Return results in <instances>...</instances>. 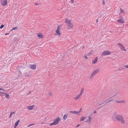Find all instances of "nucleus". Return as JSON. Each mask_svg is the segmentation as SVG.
I'll return each mask as SVG.
<instances>
[{
    "instance_id": "f257e3e1",
    "label": "nucleus",
    "mask_w": 128,
    "mask_h": 128,
    "mask_svg": "<svg viewBox=\"0 0 128 128\" xmlns=\"http://www.w3.org/2000/svg\"><path fill=\"white\" fill-rule=\"evenodd\" d=\"M115 118L117 121L120 122L122 123H125V121L124 120L123 117L122 115L116 114L115 116Z\"/></svg>"
},
{
    "instance_id": "f03ea898",
    "label": "nucleus",
    "mask_w": 128,
    "mask_h": 128,
    "mask_svg": "<svg viewBox=\"0 0 128 128\" xmlns=\"http://www.w3.org/2000/svg\"><path fill=\"white\" fill-rule=\"evenodd\" d=\"M99 71V69H97L94 70L92 73L91 76L90 78V79L91 80L92 79L95 74L98 72Z\"/></svg>"
},
{
    "instance_id": "7ed1b4c3",
    "label": "nucleus",
    "mask_w": 128,
    "mask_h": 128,
    "mask_svg": "<svg viewBox=\"0 0 128 128\" xmlns=\"http://www.w3.org/2000/svg\"><path fill=\"white\" fill-rule=\"evenodd\" d=\"M111 54V52L109 51L105 50L101 54V56H104L106 55H109Z\"/></svg>"
},
{
    "instance_id": "20e7f679",
    "label": "nucleus",
    "mask_w": 128,
    "mask_h": 128,
    "mask_svg": "<svg viewBox=\"0 0 128 128\" xmlns=\"http://www.w3.org/2000/svg\"><path fill=\"white\" fill-rule=\"evenodd\" d=\"M118 45L120 47L121 49L123 51H126V50L125 49V47L123 46V45L120 43H118Z\"/></svg>"
},
{
    "instance_id": "39448f33",
    "label": "nucleus",
    "mask_w": 128,
    "mask_h": 128,
    "mask_svg": "<svg viewBox=\"0 0 128 128\" xmlns=\"http://www.w3.org/2000/svg\"><path fill=\"white\" fill-rule=\"evenodd\" d=\"M61 118H59V117H58L56 118V119L54 120V122L56 125L59 123V121L61 120Z\"/></svg>"
},
{
    "instance_id": "423d86ee",
    "label": "nucleus",
    "mask_w": 128,
    "mask_h": 128,
    "mask_svg": "<svg viewBox=\"0 0 128 128\" xmlns=\"http://www.w3.org/2000/svg\"><path fill=\"white\" fill-rule=\"evenodd\" d=\"M8 1L7 0H3L1 2V5L2 6H5L7 5Z\"/></svg>"
},
{
    "instance_id": "0eeeda50",
    "label": "nucleus",
    "mask_w": 128,
    "mask_h": 128,
    "mask_svg": "<svg viewBox=\"0 0 128 128\" xmlns=\"http://www.w3.org/2000/svg\"><path fill=\"white\" fill-rule=\"evenodd\" d=\"M67 27L68 29L72 28L73 24H72L70 22V23L68 24L67 25Z\"/></svg>"
},
{
    "instance_id": "6e6552de",
    "label": "nucleus",
    "mask_w": 128,
    "mask_h": 128,
    "mask_svg": "<svg viewBox=\"0 0 128 128\" xmlns=\"http://www.w3.org/2000/svg\"><path fill=\"white\" fill-rule=\"evenodd\" d=\"M30 68L33 70L35 69L36 68V64H30Z\"/></svg>"
},
{
    "instance_id": "1a4fd4ad",
    "label": "nucleus",
    "mask_w": 128,
    "mask_h": 128,
    "mask_svg": "<svg viewBox=\"0 0 128 128\" xmlns=\"http://www.w3.org/2000/svg\"><path fill=\"white\" fill-rule=\"evenodd\" d=\"M34 105H33L32 106H27V108L30 110H32L33 109L34 107Z\"/></svg>"
},
{
    "instance_id": "9d476101",
    "label": "nucleus",
    "mask_w": 128,
    "mask_h": 128,
    "mask_svg": "<svg viewBox=\"0 0 128 128\" xmlns=\"http://www.w3.org/2000/svg\"><path fill=\"white\" fill-rule=\"evenodd\" d=\"M98 57H96L92 61V62L93 64H95L98 60Z\"/></svg>"
},
{
    "instance_id": "9b49d317",
    "label": "nucleus",
    "mask_w": 128,
    "mask_h": 128,
    "mask_svg": "<svg viewBox=\"0 0 128 128\" xmlns=\"http://www.w3.org/2000/svg\"><path fill=\"white\" fill-rule=\"evenodd\" d=\"M117 21L119 22L122 24L124 22V19H119L117 20Z\"/></svg>"
},
{
    "instance_id": "f8f14e48",
    "label": "nucleus",
    "mask_w": 128,
    "mask_h": 128,
    "mask_svg": "<svg viewBox=\"0 0 128 128\" xmlns=\"http://www.w3.org/2000/svg\"><path fill=\"white\" fill-rule=\"evenodd\" d=\"M65 22L66 23L67 25L70 23L71 22V20H68L67 18H66L65 19Z\"/></svg>"
},
{
    "instance_id": "ddd939ff",
    "label": "nucleus",
    "mask_w": 128,
    "mask_h": 128,
    "mask_svg": "<svg viewBox=\"0 0 128 128\" xmlns=\"http://www.w3.org/2000/svg\"><path fill=\"white\" fill-rule=\"evenodd\" d=\"M92 114H90L88 116V118H89V122L90 123V121L92 120V117H91V116L92 115Z\"/></svg>"
},
{
    "instance_id": "4468645a",
    "label": "nucleus",
    "mask_w": 128,
    "mask_h": 128,
    "mask_svg": "<svg viewBox=\"0 0 128 128\" xmlns=\"http://www.w3.org/2000/svg\"><path fill=\"white\" fill-rule=\"evenodd\" d=\"M116 102L118 103H120L121 102H122L123 103H126V101L125 100L117 101V100H116Z\"/></svg>"
},
{
    "instance_id": "2eb2a0df",
    "label": "nucleus",
    "mask_w": 128,
    "mask_h": 128,
    "mask_svg": "<svg viewBox=\"0 0 128 128\" xmlns=\"http://www.w3.org/2000/svg\"><path fill=\"white\" fill-rule=\"evenodd\" d=\"M56 32L57 33V35L58 36H60V35L61 34L60 33V30H56Z\"/></svg>"
},
{
    "instance_id": "dca6fc26",
    "label": "nucleus",
    "mask_w": 128,
    "mask_h": 128,
    "mask_svg": "<svg viewBox=\"0 0 128 128\" xmlns=\"http://www.w3.org/2000/svg\"><path fill=\"white\" fill-rule=\"evenodd\" d=\"M38 36V37L40 38H42L43 37V36L41 33H39Z\"/></svg>"
},
{
    "instance_id": "f3484780",
    "label": "nucleus",
    "mask_w": 128,
    "mask_h": 128,
    "mask_svg": "<svg viewBox=\"0 0 128 128\" xmlns=\"http://www.w3.org/2000/svg\"><path fill=\"white\" fill-rule=\"evenodd\" d=\"M70 112L73 114H78V112H76V110H74V111H70L69 112Z\"/></svg>"
},
{
    "instance_id": "a211bd4d",
    "label": "nucleus",
    "mask_w": 128,
    "mask_h": 128,
    "mask_svg": "<svg viewBox=\"0 0 128 128\" xmlns=\"http://www.w3.org/2000/svg\"><path fill=\"white\" fill-rule=\"evenodd\" d=\"M30 76V74L29 72H26L25 74V76L26 77H28V76Z\"/></svg>"
},
{
    "instance_id": "6ab92c4d",
    "label": "nucleus",
    "mask_w": 128,
    "mask_h": 128,
    "mask_svg": "<svg viewBox=\"0 0 128 128\" xmlns=\"http://www.w3.org/2000/svg\"><path fill=\"white\" fill-rule=\"evenodd\" d=\"M81 95H80V94H79L78 96H77L76 98H75L74 99H75L76 100H78V98H80V97L81 96Z\"/></svg>"
},
{
    "instance_id": "aec40b11",
    "label": "nucleus",
    "mask_w": 128,
    "mask_h": 128,
    "mask_svg": "<svg viewBox=\"0 0 128 128\" xmlns=\"http://www.w3.org/2000/svg\"><path fill=\"white\" fill-rule=\"evenodd\" d=\"M68 116V114H65L64 115L63 117V119L64 120H65L67 118Z\"/></svg>"
},
{
    "instance_id": "412c9836",
    "label": "nucleus",
    "mask_w": 128,
    "mask_h": 128,
    "mask_svg": "<svg viewBox=\"0 0 128 128\" xmlns=\"http://www.w3.org/2000/svg\"><path fill=\"white\" fill-rule=\"evenodd\" d=\"M20 122L19 120H18L15 123L14 125L18 126Z\"/></svg>"
},
{
    "instance_id": "4be33fe9",
    "label": "nucleus",
    "mask_w": 128,
    "mask_h": 128,
    "mask_svg": "<svg viewBox=\"0 0 128 128\" xmlns=\"http://www.w3.org/2000/svg\"><path fill=\"white\" fill-rule=\"evenodd\" d=\"M85 117L84 116H82L80 118V121H82L84 120Z\"/></svg>"
},
{
    "instance_id": "5701e85b",
    "label": "nucleus",
    "mask_w": 128,
    "mask_h": 128,
    "mask_svg": "<svg viewBox=\"0 0 128 128\" xmlns=\"http://www.w3.org/2000/svg\"><path fill=\"white\" fill-rule=\"evenodd\" d=\"M84 91V89L83 88H82L81 90V91L80 93V95H82V93Z\"/></svg>"
},
{
    "instance_id": "b1692460",
    "label": "nucleus",
    "mask_w": 128,
    "mask_h": 128,
    "mask_svg": "<svg viewBox=\"0 0 128 128\" xmlns=\"http://www.w3.org/2000/svg\"><path fill=\"white\" fill-rule=\"evenodd\" d=\"M6 95V98H7L8 99L10 98V96L8 94L6 93L5 94V95Z\"/></svg>"
},
{
    "instance_id": "393cba45",
    "label": "nucleus",
    "mask_w": 128,
    "mask_h": 128,
    "mask_svg": "<svg viewBox=\"0 0 128 128\" xmlns=\"http://www.w3.org/2000/svg\"><path fill=\"white\" fill-rule=\"evenodd\" d=\"M82 108H81L80 109V111L78 112V115H80V113L82 111Z\"/></svg>"
},
{
    "instance_id": "a878e982",
    "label": "nucleus",
    "mask_w": 128,
    "mask_h": 128,
    "mask_svg": "<svg viewBox=\"0 0 128 128\" xmlns=\"http://www.w3.org/2000/svg\"><path fill=\"white\" fill-rule=\"evenodd\" d=\"M18 27V26H17V27H15L13 28V29L12 30H17L18 29V28H17Z\"/></svg>"
},
{
    "instance_id": "bb28decb",
    "label": "nucleus",
    "mask_w": 128,
    "mask_h": 128,
    "mask_svg": "<svg viewBox=\"0 0 128 128\" xmlns=\"http://www.w3.org/2000/svg\"><path fill=\"white\" fill-rule=\"evenodd\" d=\"M56 125V124L54 122H53L52 123L50 124V126H52L53 125Z\"/></svg>"
},
{
    "instance_id": "cd10ccee",
    "label": "nucleus",
    "mask_w": 128,
    "mask_h": 128,
    "mask_svg": "<svg viewBox=\"0 0 128 128\" xmlns=\"http://www.w3.org/2000/svg\"><path fill=\"white\" fill-rule=\"evenodd\" d=\"M14 112H12L11 113H10V118L12 116V114H14Z\"/></svg>"
},
{
    "instance_id": "c85d7f7f",
    "label": "nucleus",
    "mask_w": 128,
    "mask_h": 128,
    "mask_svg": "<svg viewBox=\"0 0 128 128\" xmlns=\"http://www.w3.org/2000/svg\"><path fill=\"white\" fill-rule=\"evenodd\" d=\"M4 26V24H2V25L0 26V29H2V28H3Z\"/></svg>"
},
{
    "instance_id": "c756f323",
    "label": "nucleus",
    "mask_w": 128,
    "mask_h": 128,
    "mask_svg": "<svg viewBox=\"0 0 128 128\" xmlns=\"http://www.w3.org/2000/svg\"><path fill=\"white\" fill-rule=\"evenodd\" d=\"M85 56H84V58H85L86 59H88V58L87 57V56L86 55V54H84Z\"/></svg>"
},
{
    "instance_id": "7c9ffc66",
    "label": "nucleus",
    "mask_w": 128,
    "mask_h": 128,
    "mask_svg": "<svg viewBox=\"0 0 128 128\" xmlns=\"http://www.w3.org/2000/svg\"><path fill=\"white\" fill-rule=\"evenodd\" d=\"M49 94L50 96H52V92H50L49 93Z\"/></svg>"
},
{
    "instance_id": "2f4dec72",
    "label": "nucleus",
    "mask_w": 128,
    "mask_h": 128,
    "mask_svg": "<svg viewBox=\"0 0 128 128\" xmlns=\"http://www.w3.org/2000/svg\"><path fill=\"white\" fill-rule=\"evenodd\" d=\"M120 12L122 13L124 12V10H122L121 8H120Z\"/></svg>"
},
{
    "instance_id": "473e14b6",
    "label": "nucleus",
    "mask_w": 128,
    "mask_h": 128,
    "mask_svg": "<svg viewBox=\"0 0 128 128\" xmlns=\"http://www.w3.org/2000/svg\"><path fill=\"white\" fill-rule=\"evenodd\" d=\"M0 93L1 94H4V95H5V94H6V93L2 92H0Z\"/></svg>"
},
{
    "instance_id": "72a5a7b5",
    "label": "nucleus",
    "mask_w": 128,
    "mask_h": 128,
    "mask_svg": "<svg viewBox=\"0 0 128 128\" xmlns=\"http://www.w3.org/2000/svg\"><path fill=\"white\" fill-rule=\"evenodd\" d=\"M113 100H109V101H108V102H106L105 104H106V103H108V102H111V101H112Z\"/></svg>"
},
{
    "instance_id": "f704fd0d",
    "label": "nucleus",
    "mask_w": 128,
    "mask_h": 128,
    "mask_svg": "<svg viewBox=\"0 0 128 128\" xmlns=\"http://www.w3.org/2000/svg\"><path fill=\"white\" fill-rule=\"evenodd\" d=\"M102 4H103L104 5L105 4V2L103 0V2H102Z\"/></svg>"
},
{
    "instance_id": "c9c22d12",
    "label": "nucleus",
    "mask_w": 128,
    "mask_h": 128,
    "mask_svg": "<svg viewBox=\"0 0 128 128\" xmlns=\"http://www.w3.org/2000/svg\"><path fill=\"white\" fill-rule=\"evenodd\" d=\"M59 27H60V26H58V27H57V30H60V28H59Z\"/></svg>"
},
{
    "instance_id": "e433bc0d",
    "label": "nucleus",
    "mask_w": 128,
    "mask_h": 128,
    "mask_svg": "<svg viewBox=\"0 0 128 128\" xmlns=\"http://www.w3.org/2000/svg\"><path fill=\"white\" fill-rule=\"evenodd\" d=\"M92 54L91 53V52H90L88 54H87L88 56H89L91 54Z\"/></svg>"
},
{
    "instance_id": "4c0bfd02",
    "label": "nucleus",
    "mask_w": 128,
    "mask_h": 128,
    "mask_svg": "<svg viewBox=\"0 0 128 128\" xmlns=\"http://www.w3.org/2000/svg\"><path fill=\"white\" fill-rule=\"evenodd\" d=\"M124 66L126 68H128V65H126Z\"/></svg>"
},
{
    "instance_id": "58836bf2",
    "label": "nucleus",
    "mask_w": 128,
    "mask_h": 128,
    "mask_svg": "<svg viewBox=\"0 0 128 128\" xmlns=\"http://www.w3.org/2000/svg\"><path fill=\"white\" fill-rule=\"evenodd\" d=\"M0 90H3V91H5V90H4L3 89H2L0 88Z\"/></svg>"
},
{
    "instance_id": "ea45409f",
    "label": "nucleus",
    "mask_w": 128,
    "mask_h": 128,
    "mask_svg": "<svg viewBox=\"0 0 128 128\" xmlns=\"http://www.w3.org/2000/svg\"><path fill=\"white\" fill-rule=\"evenodd\" d=\"M116 112H114V115L115 116L116 115Z\"/></svg>"
},
{
    "instance_id": "a19ab883",
    "label": "nucleus",
    "mask_w": 128,
    "mask_h": 128,
    "mask_svg": "<svg viewBox=\"0 0 128 128\" xmlns=\"http://www.w3.org/2000/svg\"><path fill=\"white\" fill-rule=\"evenodd\" d=\"M71 2L72 3H73L74 2V0H70Z\"/></svg>"
},
{
    "instance_id": "79ce46f5",
    "label": "nucleus",
    "mask_w": 128,
    "mask_h": 128,
    "mask_svg": "<svg viewBox=\"0 0 128 128\" xmlns=\"http://www.w3.org/2000/svg\"><path fill=\"white\" fill-rule=\"evenodd\" d=\"M80 126V124H78L76 126V128H77V127H78Z\"/></svg>"
},
{
    "instance_id": "37998d69",
    "label": "nucleus",
    "mask_w": 128,
    "mask_h": 128,
    "mask_svg": "<svg viewBox=\"0 0 128 128\" xmlns=\"http://www.w3.org/2000/svg\"><path fill=\"white\" fill-rule=\"evenodd\" d=\"M38 4H39L38 3H36L35 4L36 5H38Z\"/></svg>"
},
{
    "instance_id": "c03bdc74",
    "label": "nucleus",
    "mask_w": 128,
    "mask_h": 128,
    "mask_svg": "<svg viewBox=\"0 0 128 128\" xmlns=\"http://www.w3.org/2000/svg\"><path fill=\"white\" fill-rule=\"evenodd\" d=\"M114 116H113L112 117V120H114Z\"/></svg>"
},
{
    "instance_id": "a18cd8bd",
    "label": "nucleus",
    "mask_w": 128,
    "mask_h": 128,
    "mask_svg": "<svg viewBox=\"0 0 128 128\" xmlns=\"http://www.w3.org/2000/svg\"><path fill=\"white\" fill-rule=\"evenodd\" d=\"M34 124H30V126H28V127H29L30 126H32V125H34Z\"/></svg>"
},
{
    "instance_id": "49530a36",
    "label": "nucleus",
    "mask_w": 128,
    "mask_h": 128,
    "mask_svg": "<svg viewBox=\"0 0 128 128\" xmlns=\"http://www.w3.org/2000/svg\"><path fill=\"white\" fill-rule=\"evenodd\" d=\"M14 128H16V127L17 126L15 125H14Z\"/></svg>"
},
{
    "instance_id": "de8ad7c7",
    "label": "nucleus",
    "mask_w": 128,
    "mask_h": 128,
    "mask_svg": "<svg viewBox=\"0 0 128 128\" xmlns=\"http://www.w3.org/2000/svg\"><path fill=\"white\" fill-rule=\"evenodd\" d=\"M9 34V33H7V34H5V35H8V34Z\"/></svg>"
},
{
    "instance_id": "09e8293b",
    "label": "nucleus",
    "mask_w": 128,
    "mask_h": 128,
    "mask_svg": "<svg viewBox=\"0 0 128 128\" xmlns=\"http://www.w3.org/2000/svg\"><path fill=\"white\" fill-rule=\"evenodd\" d=\"M96 113V111H94V113Z\"/></svg>"
},
{
    "instance_id": "8fccbe9b",
    "label": "nucleus",
    "mask_w": 128,
    "mask_h": 128,
    "mask_svg": "<svg viewBox=\"0 0 128 128\" xmlns=\"http://www.w3.org/2000/svg\"><path fill=\"white\" fill-rule=\"evenodd\" d=\"M98 19H97L96 22H98Z\"/></svg>"
},
{
    "instance_id": "3c124183",
    "label": "nucleus",
    "mask_w": 128,
    "mask_h": 128,
    "mask_svg": "<svg viewBox=\"0 0 128 128\" xmlns=\"http://www.w3.org/2000/svg\"><path fill=\"white\" fill-rule=\"evenodd\" d=\"M104 103V102L102 103H101V104H100L99 105V106H100V105H101V104H103Z\"/></svg>"
},
{
    "instance_id": "603ef678",
    "label": "nucleus",
    "mask_w": 128,
    "mask_h": 128,
    "mask_svg": "<svg viewBox=\"0 0 128 128\" xmlns=\"http://www.w3.org/2000/svg\"><path fill=\"white\" fill-rule=\"evenodd\" d=\"M88 120H87L86 121V122H88Z\"/></svg>"
},
{
    "instance_id": "864d4df0",
    "label": "nucleus",
    "mask_w": 128,
    "mask_h": 128,
    "mask_svg": "<svg viewBox=\"0 0 128 128\" xmlns=\"http://www.w3.org/2000/svg\"><path fill=\"white\" fill-rule=\"evenodd\" d=\"M19 72H20V73H21V72L20 71H19Z\"/></svg>"
},
{
    "instance_id": "5fc2aeb1",
    "label": "nucleus",
    "mask_w": 128,
    "mask_h": 128,
    "mask_svg": "<svg viewBox=\"0 0 128 128\" xmlns=\"http://www.w3.org/2000/svg\"><path fill=\"white\" fill-rule=\"evenodd\" d=\"M2 95L1 94H0V96Z\"/></svg>"
},
{
    "instance_id": "6e6d98bb",
    "label": "nucleus",
    "mask_w": 128,
    "mask_h": 128,
    "mask_svg": "<svg viewBox=\"0 0 128 128\" xmlns=\"http://www.w3.org/2000/svg\"><path fill=\"white\" fill-rule=\"evenodd\" d=\"M84 46H83L82 48H84Z\"/></svg>"
},
{
    "instance_id": "4d7b16f0",
    "label": "nucleus",
    "mask_w": 128,
    "mask_h": 128,
    "mask_svg": "<svg viewBox=\"0 0 128 128\" xmlns=\"http://www.w3.org/2000/svg\"><path fill=\"white\" fill-rule=\"evenodd\" d=\"M116 94H115V95H116ZM114 96H114H113L112 97H113Z\"/></svg>"
},
{
    "instance_id": "13d9d810",
    "label": "nucleus",
    "mask_w": 128,
    "mask_h": 128,
    "mask_svg": "<svg viewBox=\"0 0 128 128\" xmlns=\"http://www.w3.org/2000/svg\"><path fill=\"white\" fill-rule=\"evenodd\" d=\"M91 51H93V50H91Z\"/></svg>"
}]
</instances>
